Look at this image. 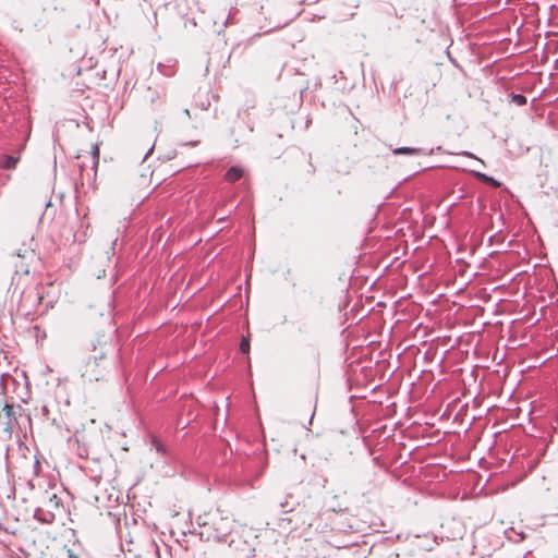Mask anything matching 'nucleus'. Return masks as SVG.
Segmentation results:
<instances>
[{
  "mask_svg": "<svg viewBox=\"0 0 558 558\" xmlns=\"http://www.w3.org/2000/svg\"><path fill=\"white\" fill-rule=\"evenodd\" d=\"M61 508V499L57 494L46 490L41 496L40 505L35 509L34 518L40 523L51 524Z\"/></svg>",
  "mask_w": 558,
  "mask_h": 558,
  "instance_id": "f257e3e1",
  "label": "nucleus"
},
{
  "mask_svg": "<svg viewBox=\"0 0 558 558\" xmlns=\"http://www.w3.org/2000/svg\"><path fill=\"white\" fill-rule=\"evenodd\" d=\"M199 525L205 529H213L211 533H208V538H213L217 542H226L227 536L232 530V522L228 518L217 517L213 518V523L208 524L207 522H198Z\"/></svg>",
  "mask_w": 558,
  "mask_h": 558,
  "instance_id": "f03ea898",
  "label": "nucleus"
},
{
  "mask_svg": "<svg viewBox=\"0 0 558 558\" xmlns=\"http://www.w3.org/2000/svg\"><path fill=\"white\" fill-rule=\"evenodd\" d=\"M116 353L117 348L111 337L102 335L99 336L93 343V354L90 357L95 361H106L109 356H113Z\"/></svg>",
  "mask_w": 558,
  "mask_h": 558,
  "instance_id": "7ed1b4c3",
  "label": "nucleus"
},
{
  "mask_svg": "<svg viewBox=\"0 0 558 558\" xmlns=\"http://www.w3.org/2000/svg\"><path fill=\"white\" fill-rule=\"evenodd\" d=\"M107 369V362L100 360H93L90 356L86 363L84 376H87L89 380H99L104 376V372Z\"/></svg>",
  "mask_w": 558,
  "mask_h": 558,
  "instance_id": "20e7f679",
  "label": "nucleus"
},
{
  "mask_svg": "<svg viewBox=\"0 0 558 558\" xmlns=\"http://www.w3.org/2000/svg\"><path fill=\"white\" fill-rule=\"evenodd\" d=\"M15 254L19 258L22 259V262L20 264H15V267L20 271H22L24 274H28L29 272L28 265L24 262L33 260L36 256L35 251L29 247H24V248H19Z\"/></svg>",
  "mask_w": 558,
  "mask_h": 558,
  "instance_id": "39448f33",
  "label": "nucleus"
},
{
  "mask_svg": "<svg viewBox=\"0 0 558 558\" xmlns=\"http://www.w3.org/2000/svg\"><path fill=\"white\" fill-rule=\"evenodd\" d=\"M244 174V169L240 166H232L225 174V180L234 183L239 181Z\"/></svg>",
  "mask_w": 558,
  "mask_h": 558,
  "instance_id": "423d86ee",
  "label": "nucleus"
},
{
  "mask_svg": "<svg viewBox=\"0 0 558 558\" xmlns=\"http://www.w3.org/2000/svg\"><path fill=\"white\" fill-rule=\"evenodd\" d=\"M17 156L3 155L0 157V168L14 169L19 162Z\"/></svg>",
  "mask_w": 558,
  "mask_h": 558,
  "instance_id": "0eeeda50",
  "label": "nucleus"
},
{
  "mask_svg": "<svg viewBox=\"0 0 558 558\" xmlns=\"http://www.w3.org/2000/svg\"><path fill=\"white\" fill-rule=\"evenodd\" d=\"M474 175L476 178H478L481 181L494 186V187H499L501 185V183L497 180H495L493 177H489L485 173H482V172H474Z\"/></svg>",
  "mask_w": 558,
  "mask_h": 558,
  "instance_id": "6e6552de",
  "label": "nucleus"
},
{
  "mask_svg": "<svg viewBox=\"0 0 558 558\" xmlns=\"http://www.w3.org/2000/svg\"><path fill=\"white\" fill-rule=\"evenodd\" d=\"M393 155H418L421 149L413 147H398L392 150Z\"/></svg>",
  "mask_w": 558,
  "mask_h": 558,
  "instance_id": "1a4fd4ad",
  "label": "nucleus"
},
{
  "mask_svg": "<svg viewBox=\"0 0 558 558\" xmlns=\"http://www.w3.org/2000/svg\"><path fill=\"white\" fill-rule=\"evenodd\" d=\"M140 4H147L154 11V17L157 19V10L162 5L160 0H138Z\"/></svg>",
  "mask_w": 558,
  "mask_h": 558,
  "instance_id": "9d476101",
  "label": "nucleus"
},
{
  "mask_svg": "<svg viewBox=\"0 0 558 558\" xmlns=\"http://www.w3.org/2000/svg\"><path fill=\"white\" fill-rule=\"evenodd\" d=\"M526 97L524 95H521V94H512L511 95V104L515 105V106H524L526 105Z\"/></svg>",
  "mask_w": 558,
  "mask_h": 558,
  "instance_id": "9b49d317",
  "label": "nucleus"
},
{
  "mask_svg": "<svg viewBox=\"0 0 558 558\" xmlns=\"http://www.w3.org/2000/svg\"><path fill=\"white\" fill-rule=\"evenodd\" d=\"M240 350L244 354L248 353V351H250V340L247 338H243L241 340Z\"/></svg>",
  "mask_w": 558,
  "mask_h": 558,
  "instance_id": "f8f14e48",
  "label": "nucleus"
},
{
  "mask_svg": "<svg viewBox=\"0 0 558 558\" xmlns=\"http://www.w3.org/2000/svg\"><path fill=\"white\" fill-rule=\"evenodd\" d=\"M92 154H93V162H94V167L96 168L97 165H98V161H99V148L97 145H94L93 146V150H92Z\"/></svg>",
  "mask_w": 558,
  "mask_h": 558,
  "instance_id": "ddd939ff",
  "label": "nucleus"
},
{
  "mask_svg": "<svg viewBox=\"0 0 558 558\" xmlns=\"http://www.w3.org/2000/svg\"><path fill=\"white\" fill-rule=\"evenodd\" d=\"M459 155H462V156H465L469 158H473V159L477 160L478 162L484 163L482 159L477 158L474 154H472L470 151L463 150V151L459 153Z\"/></svg>",
  "mask_w": 558,
  "mask_h": 558,
  "instance_id": "4468645a",
  "label": "nucleus"
},
{
  "mask_svg": "<svg viewBox=\"0 0 558 558\" xmlns=\"http://www.w3.org/2000/svg\"><path fill=\"white\" fill-rule=\"evenodd\" d=\"M3 411H5V414H7L8 416H10L11 411H12V408H11V407H9V405H5V407L3 408Z\"/></svg>",
  "mask_w": 558,
  "mask_h": 558,
  "instance_id": "2eb2a0df",
  "label": "nucleus"
},
{
  "mask_svg": "<svg viewBox=\"0 0 558 558\" xmlns=\"http://www.w3.org/2000/svg\"><path fill=\"white\" fill-rule=\"evenodd\" d=\"M153 149H154V145L147 150V153L144 156V159L147 158V156L153 151Z\"/></svg>",
  "mask_w": 558,
  "mask_h": 558,
  "instance_id": "dca6fc26",
  "label": "nucleus"
},
{
  "mask_svg": "<svg viewBox=\"0 0 558 558\" xmlns=\"http://www.w3.org/2000/svg\"><path fill=\"white\" fill-rule=\"evenodd\" d=\"M198 142H189V143H185L184 145H187V146H195L197 145Z\"/></svg>",
  "mask_w": 558,
  "mask_h": 558,
  "instance_id": "f3484780",
  "label": "nucleus"
},
{
  "mask_svg": "<svg viewBox=\"0 0 558 558\" xmlns=\"http://www.w3.org/2000/svg\"><path fill=\"white\" fill-rule=\"evenodd\" d=\"M9 429H11V426H7V427H4V430H5V432H7V430H9Z\"/></svg>",
  "mask_w": 558,
  "mask_h": 558,
  "instance_id": "a211bd4d",
  "label": "nucleus"
},
{
  "mask_svg": "<svg viewBox=\"0 0 558 558\" xmlns=\"http://www.w3.org/2000/svg\"><path fill=\"white\" fill-rule=\"evenodd\" d=\"M314 418V413L311 415L310 423H312V420Z\"/></svg>",
  "mask_w": 558,
  "mask_h": 558,
  "instance_id": "6ab92c4d",
  "label": "nucleus"
}]
</instances>
